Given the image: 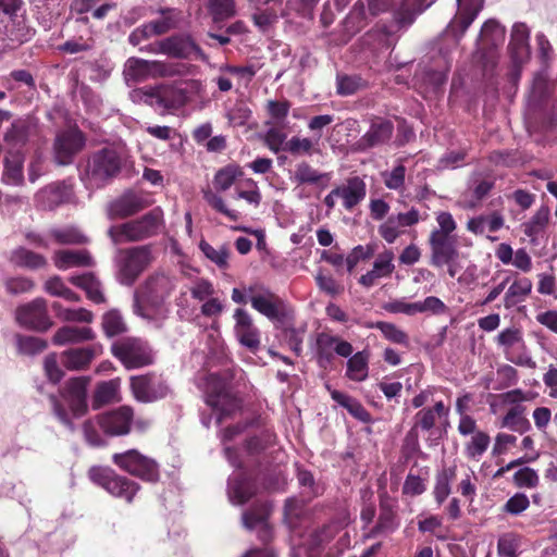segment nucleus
<instances>
[{"label":"nucleus","mask_w":557,"mask_h":557,"mask_svg":"<svg viewBox=\"0 0 557 557\" xmlns=\"http://www.w3.org/2000/svg\"><path fill=\"white\" fill-rule=\"evenodd\" d=\"M129 387L135 399L140 403L162 399L169 393L166 383L154 372L131 376Z\"/></svg>","instance_id":"14"},{"label":"nucleus","mask_w":557,"mask_h":557,"mask_svg":"<svg viewBox=\"0 0 557 557\" xmlns=\"http://www.w3.org/2000/svg\"><path fill=\"white\" fill-rule=\"evenodd\" d=\"M252 473L243 470L234 471L227 481V497L231 504L242 506L257 492Z\"/></svg>","instance_id":"23"},{"label":"nucleus","mask_w":557,"mask_h":557,"mask_svg":"<svg viewBox=\"0 0 557 557\" xmlns=\"http://www.w3.org/2000/svg\"><path fill=\"white\" fill-rule=\"evenodd\" d=\"M364 87V82L357 75H338L336 78V92L339 96H351Z\"/></svg>","instance_id":"61"},{"label":"nucleus","mask_w":557,"mask_h":557,"mask_svg":"<svg viewBox=\"0 0 557 557\" xmlns=\"http://www.w3.org/2000/svg\"><path fill=\"white\" fill-rule=\"evenodd\" d=\"M394 133V123L386 117L373 116L369 129L357 141L358 149L367 151L386 145Z\"/></svg>","instance_id":"20"},{"label":"nucleus","mask_w":557,"mask_h":557,"mask_svg":"<svg viewBox=\"0 0 557 557\" xmlns=\"http://www.w3.org/2000/svg\"><path fill=\"white\" fill-rule=\"evenodd\" d=\"M89 384V376H76L69 379L60 388V396L67 404L70 411L58 396H49L54 417L70 431L75 429L72 417L81 418L88 411L87 391Z\"/></svg>","instance_id":"3"},{"label":"nucleus","mask_w":557,"mask_h":557,"mask_svg":"<svg viewBox=\"0 0 557 557\" xmlns=\"http://www.w3.org/2000/svg\"><path fill=\"white\" fill-rule=\"evenodd\" d=\"M160 49L162 54L175 59H207L201 47L188 34H176L160 40Z\"/></svg>","instance_id":"16"},{"label":"nucleus","mask_w":557,"mask_h":557,"mask_svg":"<svg viewBox=\"0 0 557 557\" xmlns=\"http://www.w3.org/2000/svg\"><path fill=\"white\" fill-rule=\"evenodd\" d=\"M203 199L207 201V203L214 209L216 212L225 215L231 221H238L239 220V212L236 210L228 209L221 196L213 193L212 190H205L203 191Z\"/></svg>","instance_id":"62"},{"label":"nucleus","mask_w":557,"mask_h":557,"mask_svg":"<svg viewBox=\"0 0 557 557\" xmlns=\"http://www.w3.org/2000/svg\"><path fill=\"white\" fill-rule=\"evenodd\" d=\"M134 419V409L131 406H121L116 409L98 416V425L110 436L128 434Z\"/></svg>","instance_id":"18"},{"label":"nucleus","mask_w":557,"mask_h":557,"mask_svg":"<svg viewBox=\"0 0 557 557\" xmlns=\"http://www.w3.org/2000/svg\"><path fill=\"white\" fill-rule=\"evenodd\" d=\"M175 287L176 278L174 276L156 272L146 280L143 287V297L157 314L165 318L168 313L165 302Z\"/></svg>","instance_id":"10"},{"label":"nucleus","mask_w":557,"mask_h":557,"mask_svg":"<svg viewBox=\"0 0 557 557\" xmlns=\"http://www.w3.org/2000/svg\"><path fill=\"white\" fill-rule=\"evenodd\" d=\"M244 172L240 166L228 164L220 169L213 178V185L218 190L225 191L231 188L235 181L243 176Z\"/></svg>","instance_id":"53"},{"label":"nucleus","mask_w":557,"mask_h":557,"mask_svg":"<svg viewBox=\"0 0 557 557\" xmlns=\"http://www.w3.org/2000/svg\"><path fill=\"white\" fill-rule=\"evenodd\" d=\"M428 244L431 251L430 264L434 268H443L445 263H450L459 258L455 237L430 235Z\"/></svg>","instance_id":"25"},{"label":"nucleus","mask_w":557,"mask_h":557,"mask_svg":"<svg viewBox=\"0 0 557 557\" xmlns=\"http://www.w3.org/2000/svg\"><path fill=\"white\" fill-rule=\"evenodd\" d=\"M247 424L236 423L221 430L220 440L224 445L223 453H236L235 444L243 437Z\"/></svg>","instance_id":"56"},{"label":"nucleus","mask_w":557,"mask_h":557,"mask_svg":"<svg viewBox=\"0 0 557 557\" xmlns=\"http://www.w3.org/2000/svg\"><path fill=\"white\" fill-rule=\"evenodd\" d=\"M86 144L84 133L77 127L64 129L57 134L53 143V152L55 163L59 165H70L73 163Z\"/></svg>","instance_id":"13"},{"label":"nucleus","mask_w":557,"mask_h":557,"mask_svg":"<svg viewBox=\"0 0 557 557\" xmlns=\"http://www.w3.org/2000/svg\"><path fill=\"white\" fill-rule=\"evenodd\" d=\"M395 255L393 250L385 249L383 252L379 253L376 259L373 262L372 270L382 278L389 277L394 270L395 264L393 263Z\"/></svg>","instance_id":"63"},{"label":"nucleus","mask_w":557,"mask_h":557,"mask_svg":"<svg viewBox=\"0 0 557 557\" xmlns=\"http://www.w3.org/2000/svg\"><path fill=\"white\" fill-rule=\"evenodd\" d=\"M199 249L205 255V257L209 259L212 263H214L219 269H228V258L231 256V249L228 245L223 244L220 247L215 248L212 245H210L207 240L201 239L199 243Z\"/></svg>","instance_id":"46"},{"label":"nucleus","mask_w":557,"mask_h":557,"mask_svg":"<svg viewBox=\"0 0 557 557\" xmlns=\"http://www.w3.org/2000/svg\"><path fill=\"white\" fill-rule=\"evenodd\" d=\"M234 374L231 370L208 373L205 376L203 394L206 404L216 412V423L233 418L243 410V399L232 391Z\"/></svg>","instance_id":"2"},{"label":"nucleus","mask_w":557,"mask_h":557,"mask_svg":"<svg viewBox=\"0 0 557 557\" xmlns=\"http://www.w3.org/2000/svg\"><path fill=\"white\" fill-rule=\"evenodd\" d=\"M54 265L59 270H67L75 267H94L95 261L88 250H57L53 255Z\"/></svg>","instance_id":"33"},{"label":"nucleus","mask_w":557,"mask_h":557,"mask_svg":"<svg viewBox=\"0 0 557 557\" xmlns=\"http://www.w3.org/2000/svg\"><path fill=\"white\" fill-rule=\"evenodd\" d=\"M329 178V173H320L306 161L296 165L295 180L299 184H319L322 180Z\"/></svg>","instance_id":"57"},{"label":"nucleus","mask_w":557,"mask_h":557,"mask_svg":"<svg viewBox=\"0 0 557 557\" xmlns=\"http://www.w3.org/2000/svg\"><path fill=\"white\" fill-rule=\"evenodd\" d=\"M449 411V407H446L442 400L436 401L433 407L422 408L414 414V426L429 431L435 425L436 418L447 419Z\"/></svg>","instance_id":"40"},{"label":"nucleus","mask_w":557,"mask_h":557,"mask_svg":"<svg viewBox=\"0 0 557 557\" xmlns=\"http://www.w3.org/2000/svg\"><path fill=\"white\" fill-rule=\"evenodd\" d=\"M114 463L147 481H157L159 478L158 465L145 455H114Z\"/></svg>","instance_id":"21"},{"label":"nucleus","mask_w":557,"mask_h":557,"mask_svg":"<svg viewBox=\"0 0 557 557\" xmlns=\"http://www.w3.org/2000/svg\"><path fill=\"white\" fill-rule=\"evenodd\" d=\"M101 326L108 337H115L127 332V324L116 309H111L102 315Z\"/></svg>","instance_id":"47"},{"label":"nucleus","mask_w":557,"mask_h":557,"mask_svg":"<svg viewBox=\"0 0 557 557\" xmlns=\"http://www.w3.org/2000/svg\"><path fill=\"white\" fill-rule=\"evenodd\" d=\"M275 329L281 331L282 339L288 345L292 351L299 357L302 352L304 330L296 329L294 325V311L289 312V318L284 323H275Z\"/></svg>","instance_id":"39"},{"label":"nucleus","mask_w":557,"mask_h":557,"mask_svg":"<svg viewBox=\"0 0 557 557\" xmlns=\"http://www.w3.org/2000/svg\"><path fill=\"white\" fill-rule=\"evenodd\" d=\"M314 281L319 290L331 297H338L345 290L343 283L337 281L330 272L322 269L317 272Z\"/></svg>","instance_id":"51"},{"label":"nucleus","mask_w":557,"mask_h":557,"mask_svg":"<svg viewBox=\"0 0 557 557\" xmlns=\"http://www.w3.org/2000/svg\"><path fill=\"white\" fill-rule=\"evenodd\" d=\"M95 332L88 326H62L60 327L52 337L54 345H65L70 343H82L92 341L95 338Z\"/></svg>","instance_id":"41"},{"label":"nucleus","mask_w":557,"mask_h":557,"mask_svg":"<svg viewBox=\"0 0 557 557\" xmlns=\"http://www.w3.org/2000/svg\"><path fill=\"white\" fill-rule=\"evenodd\" d=\"M162 223L163 211L157 207L138 219L112 225L108 236L115 245L143 242L158 235Z\"/></svg>","instance_id":"4"},{"label":"nucleus","mask_w":557,"mask_h":557,"mask_svg":"<svg viewBox=\"0 0 557 557\" xmlns=\"http://www.w3.org/2000/svg\"><path fill=\"white\" fill-rule=\"evenodd\" d=\"M50 237L59 245H81L87 243V237L74 226L52 228Z\"/></svg>","instance_id":"49"},{"label":"nucleus","mask_w":557,"mask_h":557,"mask_svg":"<svg viewBox=\"0 0 557 557\" xmlns=\"http://www.w3.org/2000/svg\"><path fill=\"white\" fill-rule=\"evenodd\" d=\"M498 399L504 405H512L503 419V425L518 430V425L522 422V389L516 388L507 393H503L498 395Z\"/></svg>","instance_id":"35"},{"label":"nucleus","mask_w":557,"mask_h":557,"mask_svg":"<svg viewBox=\"0 0 557 557\" xmlns=\"http://www.w3.org/2000/svg\"><path fill=\"white\" fill-rule=\"evenodd\" d=\"M69 282L72 285L83 289L86 294V297L94 304L100 305L107 302L102 283L92 272H87L81 275H73L69 278Z\"/></svg>","instance_id":"30"},{"label":"nucleus","mask_w":557,"mask_h":557,"mask_svg":"<svg viewBox=\"0 0 557 557\" xmlns=\"http://www.w3.org/2000/svg\"><path fill=\"white\" fill-rule=\"evenodd\" d=\"M284 151L289 152L292 156H311L314 151V143L310 138H300L293 136L288 139L283 148Z\"/></svg>","instance_id":"60"},{"label":"nucleus","mask_w":557,"mask_h":557,"mask_svg":"<svg viewBox=\"0 0 557 557\" xmlns=\"http://www.w3.org/2000/svg\"><path fill=\"white\" fill-rule=\"evenodd\" d=\"M276 436L270 430H263L259 434H255L244 438L245 449L247 453H262L272 448L275 444Z\"/></svg>","instance_id":"52"},{"label":"nucleus","mask_w":557,"mask_h":557,"mask_svg":"<svg viewBox=\"0 0 557 557\" xmlns=\"http://www.w3.org/2000/svg\"><path fill=\"white\" fill-rule=\"evenodd\" d=\"M420 220V211L412 207L407 212H399L396 215H389L387 220L379 226L377 232L387 244H394L403 234L400 227L413 226L418 224Z\"/></svg>","instance_id":"22"},{"label":"nucleus","mask_w":557,"mask_h":557,"mask_svg":"<svg viewBox=\"0 0 557 557\" xmlns=\"http://www.w3.org/2000/svg\"><path fill=\"white\" fill-rule=\"evenodd\" d=\"M111 354L126 370L152 366L156 357L151 345L140 337H123L111 345Z\"/></svg>","instance_id":"6"},{"label":"nucleus","mask_w":557,"mask_h":557,"mask_svg":"<svg viewBox=\"0 0 557 557\" xmlns=\"http://www.w3.org/2000/svg\"><path fill=\"white\" fill-rule=\"evenodd\" d=\"M508 53L512 63L511 81L517 86L522 70V23L512 26Z\"/></svg>","instance_id":"37"},{"label":"nucleus","mask_w":557,"mask_h":557,"mask_svg":"<svg viewBox=\"0 0 557 557\" xmlns=\"http://www.w3.org/2000/svg\"><path fill=\"white\" fill-rule=\"evenodd\" d=\"M145 101L152 107L164 110H176L188 101V92L176 84H161L144 90Z\"/></svg>","instance_id":"12"},{"label":"nucleus","mask_w":557,"mask_h":557,"mask_svg":"<svg viewBox=\"0 0 557 557\" xmlns=\"http://www.w3.org/2000/svg\"><path fill=\"white\" fill-rule=\"evenodd\" d=\"M8 16L9 21L4 25L2 40L5 48L15 49L29 41L35 35V29L27 24L24 14L16 12L15 15Z\"/></svg>","instance_id":"26"},{"label":"nucleus","mask_w":557,"mask_h":557,"mask_svg":"<svg viewBox=\"0 0 557 557\" xmlns=\"http://www.w3.org/2000/svg\"><path fill=\"white\" fill-rule=\"evenodd\" d=\"M347 361L346 376L355 382L367 380L369 372V352L361 350L350 355Z\"/></svg>","instance_id":"43"},{"label":"nucleus","mask_w":557,"mask_h":557,"mask_svg":"<svg viewBox=\"0 0 557 557\" xmlns=\"http://www.w3.org/2000/svg\"><path fill=\"white\" fill-rule=\"evenodd\" d=\"M15 320L21 326L36 332H46L53 325L48 313L47 300L41 297L18 306Z\"/></svg>","instance_id":"11"},{"label":"nucleus","mask_w":557,"mask_h":557,"mask_svg":"<svg viewBox=\"0 0 557 557\" xmlns=\"http://www.w3.org/2000/svg\"><path fill=\"white\" fill-rule=\"evenodd\" d=\"M235 326L234 332L239 344L252 352L260 348V331L253 324L249 313L242 308H237L234 312Z\"/></svg>","instance_id":"24"},{"label":"nucleus","mask_w":557,"mask_h":557,"mask_svg":"<svg viewBox=\"0 0 557 557\" xmlns=\"http://www.w3.org/2000/svg\"><path fill=\"white\" fill-rule=\"evenodd\" d=\"M289 109L290 102L288 100H269L267 102V112L270 120L265 122V125L285 127Z\"/></svg>","instance_id":"50"},{"label":"nucleus","mask_w":557,"mask_h":557,"mask_svg":"<svg viewBox=\"0 0 557 557\" xmlns=\"http://www.w3.org/2000/svg\"><path fill=\"white\" fill-rule=\"evenodd\" d=\"M120 389L121 380L119 377L98 383L92 394V409L98 410L103 406L121 401Z\"/></svg>","instance_id":"31"},{"label":"nucleus","mask_w":557,"mask_h":557,"mask_svg":"<svg viewBox=\"0 0 557 557\" xmlns=\"http://www.w3.org/2000/svg\"><path fill=\"white\" fill-rule=\"evenodd\" d=\"M89 479L101 486L114 497L132 503L139 490V485L124 476L117 475L107 467H91L88 471Z\"/></svg>","instance_id":"9"},{"label":"nucleus","mask_w":557,"mask_h":557,"mask_svg":"<svg viewBox=\"0 0 557 557\" xmlns=\"http://www.w3.org/2000/svg\"><path fill=\"white\" fill-rule=\"evenodd\" d=\"M331 397L334 401H336L339 406L347 409V411L358 420L362 422L370 421V413L362 406V404L356 398L339 392L337 389L331 391Z\"/></svg>","instance_id":"44"},{"label":"nucleus","mask_w":557,"mask_h":557,"mask_svg":"<svg viewBox=\"0 0 557 557\" xmlns=\"http://www.w3.org/2000/svg\"><path fill=\"white\" fill-rule=\"evenodd\" d=\"M209 12L213 22H222L235 15V0H210Z\"/></svg>","instance_id":"59"},{"label":"nucleus","mask_w":557,"mask_h":557,"mask_svg":"<svg viewBox=\"0 0 557 557\" xmlns=\"http://www.w3.org/2000/svg\"><path fill=\"white\" fill-rule=\"evenodd\" d=\"M24 156L20 151L9 150L3 160L2 182L10 185H20L24 181Z\"/></svg>","instance_id":"36"},{"label":"nucleus","mask_w":557,"mask_h":557,"mask_svg":"<svg viewBox=\"0 0 557 557\" xmlns=\"http://www.w3.org/2000/svg\"><path fill=\"white\" fill-rule=\"evenodd\" d=\"M152 261V245L121 249L116 260L119 282L126 286L133 285Z\"/></svg>","instance_id":"7"},{"label":"nucleus","mask_w":557,"mask_h":557,"mask_svg":"<svg viewBox=\"0 0 557 557\" xmlns=\"http://www.w3.org/2000/svg\"><path fill=\"white\" fill-rule=\"evenodd\" d=\"M127 154L114 146L91 152L81 170L79 177L87 188H102L117 177L126 164Z\"/></svg>","instance_id":"1"},{"label":"nucleus","mask_w":557,"mask_h":557,"mask_svg":"<svg viewBox=\"0 0 557 557\" xmlns=\"http://www.w3.org/2000/svg\"><path fill=\"white\" fill-rule=\"evenodd\" d=\"M333 194H339L344 208L351 211L366 198L367 185L361 177L352 176L346 181L345 185L335 187Z\"/></svg>","instance_id":"29"},{"label":"nucleus","mask_w":557,"mask_h":557,"mask_svg":"<svg viewBox=\"0 0 557 557\" xmlns=\"http://www.w3.org/2000/svg\"><path fill=\"white\" fill-rule=\"evenodd\" d=\"M549 221V208L541 206L528 223H524V235L531 238V243L539 245L545 238L546 227Z\"/></svg>","instance_id":"38"},{"label":"nucleus","mask_w":557,"mask_h":557,"mask_svg":"<svg viewBox=\"0 0 557 557\" xmlns=\"http://www.w3.org/2000/svg\"><path fill=\"white\" fill-rule=\"evenodd\" d=\"M271 509L272 507L268 503H256L242 515L243 525L248 530L259 528V539L263 542L268 541L271 535V529L267 522Z\"/></svg>","instance_id":"28"},{"label":"nucleus","mask_w":557,"mask_h":557,"mask_svg":"<svg viewBox=\"0 0 557 557\" xmlns=\"http://www.w3.org/2000/svg\"><path fill=\"white\" fill-rule=\"evenodd\" d=\"M277 13L273 8L257 9L251 15V21L256 27L265 33L273 24L277 22Z\"/></svg>","instance_id":"64"},{"label":"nucleus","mask_w":557,"mask_h":557,"mask_svg":"<svg viewBox=\"0 0 557 557\" xmlns=\"http://www.w3.org/2000/svg\"><path fill=\"white\" fill-rule=\"evenodd\" d=\"M63 184H50L37 193L36 201L42 209L52 210L63 202Z\"/></svg>","instance_id":"45"},{"label":"nucleus","mask_w":557,"mask_h":557,"mask_svg":"<svg viewBox=\"0 0 557 557\" xmlns=\"http://www.w3.org/2000/svg\"><path fill=\"white\" fill-rule=\"evenodd\" d=\"M435 0H368V12L372 16L393 12L399 29L410 27Z\"/></svg>","instance_id":"5"},{"label":"nucleus","mask_w":557,"mask_h":557,"mask_svg":"<svg viewBox=\"0 0 557 557\" xmlns=\"http://www.w3.org/2000/svg\"><path fill=\"white\" fill-rule=\"evenodd\" d=\"M372 327L379 330L387 341L394 344L403 345L405 347L409 346L408 334L401 329H399L396 324L391 322L377 321L372 324Z\"/></svg>","instance_id":"54"},{"label":"nucleus","mask_w":557,"mask_h":557,"mask_svg":"<svg viewBox=\"0 0 557 557\" xmlns=\"http://www.w3.org/2000/svg\"><path fill=\"white\" fill-rule=\"evenodd\" d=\"M11 262L16 267L29 270H38L46 268L48 261L45 256L32 251L25 247H17L11 253Z\"/></svg>","instance_id":"42"},{"label":"nucleus","mask_w":557,"mask_h":557,"mask_svg":"<svg viewBox=\"0 0 557 557\" xmlns=\"http://www.w3.org/2000/svg\"><path fill=\"white\" fill-rule=\"evenodd\" d=\"M251 307L275 323H284L289 318L292 309L285 300L261 283H255L246 288Z\"/></svg>","instance_id":"8"},{"label":"nucleus","mask_w":557,"mask_h":557,"mask_svg":"<svg viewBox=\"0 0 557 557\" xmlns=\"http://www.w3.org/2000/svg\"><path fill=\"white\" fill-rule=\"evenodd\" d=\"M354 351L352 345L338 336L325 332L317 335V361L319 366L326 369L334 360L336 352L341 357H349Z\"/></svg>","instance_id":"17"},{"label":"nucleus","mask_w":557,"mask_h":557,"mask_svg":"<svg viewBox=\"0 0 557 557\" xmlns=\"http://www.w3.org/2000/svg\"><path fill=\"white\" fill-rule=\"evenodd\" d=\"M123 74L127 84H137L148 77H164L170 70L163 61L131 57L125 62Z\"/></svg>","instance_id":"15"},{"label":"nucleus","mask_w":557,"mask_h":557,"mask_svg":"<svg viewBox=\"0 0 557 557\" xmlns=\"http://www.w3.org/2000/svg\"><path fill=\"white\" fill-rule=\"evenodd\" d=\"M484 0H465L445 29V34L459 44L460 39L483 9Z\"/></svg>","instance_id":"19"},{"label":"nucleus","mask_w":557,"mask_h":557,"mask_svg":"<svg viewBox=\"0 0 557 557\" xmlns=\"http://www.w3.org/2000/svg\"><path fill=\"white\" fill-rule=\"evenodd\" d=\"M36 128V124L29 117L14 120L3 135V140L13 147H22Z\"/></svg>","instance_id":"34"},{"label":"nucleus","mask_w":557,"mask_h":557,"mask_svg":"<svg viewBox=\"0 0 557 557\" xmlns=\"http://www.w3.org/2000/svg\"><path fill=\"white\" fill-rule=\"evenodd\" d=\"M304 513V500H299L296 497L286 499L284 506V521L290 529L297 528Z\"/></svg>","instance_id":"58"},{"label":"nucleus","mask_w":557,"mask_h":557,"mask_svg":"<svg viewBox=\"0 0 557 557\" xmlns=\"http://www.w3.org/2000/svg\"><path fill=\"white\" fill-rule=\"evenodd\" d=\"M456 476V467L444 468L436 476V483L434 486V498L438 505H442L444 500L450 494V484Z\"/></svg>","instance_id":"48"},{"label":"nucleus","mask_w":557,"mask_h":557,"mask_svg":"<svg viewBox=\"0 0 557 557\" xmlns=\"http://www.w3.org/2000/svg\"><path fill=\"white\" fill-rule=\"evenodd\" d=\"M100 349L101 346L71 348L62 352L61 362L69 370H84Z\"/></svg>","instance_id":"32"},{"label":"nucleus","mask_w":557,"mask_h":557,"mask_svg":"<svg viewBox=\"0 0 557 557\" xmlns=\"http://www.w3.org/2000/svg\"><path fill=\"white\" fill-rule=\"evenodd\" d=\"M398 527V521L395 511L386 504H381L380 516L375 528L372 530V535L387 534L395 531Z\"/></svg>","instance_id":"55"},{"label":"nucleus","mask_w":557,"mask_h":557,"mask_svg":"<svg viewBox=\"0 0 557 557\" xmlns=\"http://www.w3.org/2000/svg\"><path fill=\"white\" fill-rule=\"evenodd\" d=\"M147 201L137 193L127 190L110 202L108 215L111 220L127 219L144 210Z\"/></svg>","instance_id":"27"}]
</instances>
